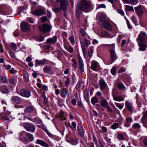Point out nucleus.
<instances>
[{"label": "nucleus", "instance_id": "nucleus-1", "mask_svg": "<svg viewBox=\"0 0 147 147\" xmlns=\"http://www.w3.org/2000/svg\"><path fill=\"white\" fill-rule=\"evenodd\" d=\"M80 3V5L78 4L76 8V16L78 18L80 17L81 11L86 12L90 10L91 7V3L86 0H81Z\"/></svg>", "mask_w": 147, "mask_h": 147}, {"label": "nucleus", "instance_id": "nucleus-2", "mask_svg": "<svg viewBox=\"0 0 147 147\" xmlns=\"http://www.w3.org/2000/svg\"><path fill=\"white\" fill-rule=\"evenodd\" d=\"M31 13L34 15L38 16L46 14L45 9L40 8L31 12Z\"/></svg>", "mask_w": 147, "mask_h": 147}, {"label": "nucleus", "instance_id": "nucleus-3", "mask_svg": "<svg viewBox=\"0 0 147 147\" xmlns=\"http://www.w3.org/2000/svg\"><path fill=\"white\" fill-rule=\"evenodd\" d=\"M144 7L141 5L134 7V9L138 16L141 17L144 13Z\"/></svg>", "mask_w": 147, "mask_h": 147}, {"label": "nucleus", "instance_id": "nucleus-4", "mask_svg": "<svg viewBox=\"0 0 147 147\" xmlns=\"http://www.w3.org/2000/svg\"><path fill=\"white\" fill-rule=\"evenodd\" d=\"M51 27L47 24H43L41 26L39 27V29L42 33L47 32L51 30Z\"/></svg>", "mask_w": 147, "mask_h": 147}, {"label": "nucleus", "instance_id": "nucleus-5", "mask_svg": "<svg viewBox=\"0 0 147 147\" xmlns=\"http://www.w3.org/2000/svg\"><path fill=\"white\" fill-rule=\"evenodd\" d=\"M147 37L146 33L143 31H141L136 40L138 42H145V39Z\"/></svg>", "mask_w": 147, "mask_h": 147}, {"label": "nucleus", "instance_id": "nucleus-6", "mask_svg": "<svg viewBox=\"0 0 147 147\" xmlns=\"http://www.w3.org/2000/svg\"><path fill=\"white\" fill-rule=\"evenodd\" d=\"M77 55L78 59L79 68L81 71L84 72V65L83 61L79 53H78Z\"/></svg>", "mask_w": 147, "mask_h": 147}, {"label": "nucleus", "instance_id": "nucleus-7", "mask_svg": "<svg viewBox=\"0 0 147 147\" xmlns=\"http://www.w3.org/2000/svg\"><path fill=\"white\" fill-rule=\"evenodd\" d=\"M111 57V62L113 63L117 58V57L115 52L113 49H110V50Z\"/></svg>", "mask_w": 147, "mask_h": 147}, {"label": "nucleus", "instance_id": "nucleus-8", "mask_svg": "<svg viewBox=\"0 0 147 147\" xmlns=\"http://www.w3.org/2000/svg\"><path fill=\"white\" fill-rule=\"evenodd\" d=\"M77 129L80 136L81 137H84V130L82 125L78 124L77 127Z\"/></svg>", "mask_w": 147, "mask_h": 147}, {"label": "nucleus", "instance_id": "nucleus-9", "mask_svg": "<svg viewBox=\"0 0 147 147\" xmlns=\"http://www.w3.org/2000/svg\"><path fill=\"white\" fill-rule=\"evenodd\" d=\"M100 88L101 90H105L107 86V85L103 78H101L99 82Z\"/></svg>", "mask_w": 147, "mask_h": 147}, {"label": "nucleus", "instance_id": "nucleus-10", "mask_svg": "<svg viewBox=\"0 0 147 147\" xmlns=\"http://www.w3.org/2000/svg\"><path fill=\"white\" fill-rule=\"evenodd\" d=\"M24 128L27 131L34 132L35 131L36 127L33 124H29L25 125Z\"/></svg>", "mask_w": 147, "mask_h": 147}, {"label": "nucleus", "instance_id": "nucleus-11", "mask_svg": "<svg viewBox=\"0 0 147 147\" xmlns=\"http://www.w3.org/2000/svg\"><path fill=\"white\" fill-rule=\"evenodd\" d=\"M20 27L22 30L24 31H27L30 28L29 25L27 22H24L21 24Z\"/></svg>", "mask_w": 147, "mask_h": 147}, {"label": "nucleus", "instance_id": "nucleus-12", "mask_svg": "<svg viewBox=\"0 0 147 147\" xmlns=\"http://www.w3.org/2000/svg\"><path fill=\"white\" fill-rule=\"evenodd\" d=\"M20 93L22 96L26 98L29 97L31 95L30 92L24 89L21 90Z\"/></svg>", "mask_w": 147, "mask_h": 147}, {"label": "nucleus", "instance_id": "nucleus-13", "mask_svg": "<svg viewBox=\"0 0 147 147\" xmlns=\"http://www.w3.org/2000/svg\"><path fill=\"white\" fill-rule=\"evenodd\" d=\"M20 139L21 141L25 142H28V140L26 137V132L25 131H22L20 133Z\"/></svg>", "mask_w": 147, "mask_h": 147}, {"label": "nucleus", "instance_id": "nucleus-14", "mask_svg": "<svg viewBox=\"0 0 147 147\" xmlns=\"http://www.w3.org/2000/svg\"><path fill=\"white\" fill-rule=\"evenodd\" d=\"M100 103L102 107H105L108 105L109 103L106 98L104 97L100 98Z\"/></svg>", "mask_w": 147, "mask_h": 147}, {"label": "nucleus", "instance_id": "nucleus-15", "mask_svg": "<svg viewBox=\"0 0 147 147\" xmlns=\"http://www.w3.org/2000/svg\"><path fill=\"white\" fill-rule=\"evenodd\" d=\"M125 105L128 111L131 112H132L134 107L131 102H130L126 100L125 103Z\"/></svg>", "mask_w": 147, "mask_h": 147}, {"label": "nucleus", "instance_id": "nucleus-16", "mask_svg": "<svg viewBox=\"0 0 147 147\" xmlns=\"http://www.w3.org/2000/svg\"><path fill=\"white\" fill-rule=\"evenodd\" d=\"M43 71L44 73L52 75L53 73V71L51 67L45 66L43 67Z\"/></svg>", "mask_w": 147, "mask_h": 147}, {"label": "nucleus", "instance_id": "nucleus-17", "mask_svg": "<svg viewBox=\"0 0 147 147\" xmlns=\"http://www.w3.org/2000/svg\"><path fill=\"white\" fill-rule=\"evenodd\" d=\"M103 25L104 28L109 31L111 30L112 26L109 22L107 21L105 22Z\"/></svg>", "mask_w": 147, "mask_h": 147}, {"label": "nucleus", "instance_id": "nucleus-18", "mask_svg": "<svg viewBox=\"0 0 147 147\" xmlns=\"http://www.w3.org/2000/svg\"><path fill=\"white\" fill-rule=\"evenodd\" d=\"M91 69L94 70L96 71L98 66V63L95 61H93L91 62Z\"/></svg>", "mask_w": 147, "mask_h": 147}, {"label": "nucleus", "instance_id": "nucleus-19", "mask_svg": "<svg viewBox=\"0 0 147 147\" xmlns=\"http://www.w3.org/2000/svg\"><path fill=\"white\" fill-rule=\"evenodd\" d=\"M140 47L139 49L140 51H144L146 50V45L144 42H138Z\"/></svg>", "mask_w": 147, "mask_h": 147}, {"label": "nucleus", "instance_id": "nucleus-20", "mask_svg": "<svg viewBox=\"0 0 147 147\" xmlns=\"http://www.w3.org/2000/svg\"><path fill=\"white\" fill-rule=\"evenodd\" d=\"M35 143L40 144L45 147H49V145L47 143L40 140H37Z\"/></svg>", "mask_w": 147, "mask_h": 147}, {"label": "nucleus", "instance_id": "nucleus-21", "mask_svg": "<svg viewBox=\"0 0 147 147\" xmlns=\"http://www.w3.org/2000/svg\"><path fill=\"white\" fill-rule=\"evenodd\" d=\"M35 143L40 144L45 147H49V145L47 143L40 140H37Z\"/></svg>", "mask_w": 147, "mask_h": 147}, {"label": "nucleus", "instance_id": "nucleus-22", "mask_svg": "<svg viewBox=\"0 0 147 147\" xmlns=\"http://www.w3.org/2000/svg\"><path fill=\"white\" fill-rule=\"evenodd\" d=\"M57 37L56 36H54L52 38H50L47 40V42L48 43H55L57 41Z\"/></svg>", "mask_w": 147, "mask_h": 147}, {"label": "nucleus", "instance_id": "nucleus-23", "mask_svg": "<svg viewBox=\"0 0 147 147\" xmlns=\"http://www.w3.org/2000/svg\"><path fill=\"white\" fill-rule=\"evenodd\" d=\"M81 46L82 49V50L84 56L85 58L87 55V51L85 46L84 45V43L82 41H80Z\"/></svg>", "mask_w": 147, "mask_h": 147}, {"label": "nucleus", "instance_id": "nucleus-24", "mask_svg": "<svg viewBox=\"0 0 147 147\" xmlns=\"http://www.w3.org/2000/svg\"><path fill=\"white\" fill-rule=\"evenodd\" d=\"M84 96L86 101L88 103H89L90 102L89 96V93L87 90L84 91Z\"/></svg>", "mask_w": 147, "mask_h": 147}, {"label": "nucleus", "instance_id": "nucleus-25", "mask_svg": "<svg viewBox=\"0 0 147 147\" xmlns=\"http://www.w3.org/2000/svg\"><path fill=\"white\" fill-rule=\"evenodd\" d=\"M99 101V100L98 97L94 96L91 98V102L92 105H94L98 103Z\"/></svg>", "mask_w": 147, "mask_h": 147}, {"label": "nucleus", "instance_id": "nucleus-26", "mask_svg": "<svg viewBox=\"0 0 147 147\" xmlns=\"http://www.w3.org/2000/svg\"><path fill=\"white\" fill-rule=\"evenodd\" d=\"M11 101L16 104H18L20 102V98L18 96H14L11 99Z\"/></svg>", "mask_w": 147, "mask_h": 147}, {"label": "nucleus", "instance_id": "nucleus-27", "mask_svg": "<svg viewBox=\"0 0 147 147\" xmlns=\"http://www.w3.org/2000/svg\"><path fill=\"white\" fill-rule=\"evenodd\" d=\"M124 3L128 4H136L138 3V0H122Z\"/></svg>", "mask_w": 147, "mask_h": 147}, {"label": "nucleus", "instance_id": "nucleus-28", "mask_svg": "<svg viewBox=\"0 0 147 147\" xmlns=\"http://www.w3.org/2000/svg\"><path fill=\"white\" fill-rule=\"evenodd\" d=\"M46 60L45 59L42 60L36 59L35 61L36 63L38 65H43L46 63Z\"/></svg>", "mask_w": 147, "mask_h": 147}, {"label": "nucleus", "instance_id": "nucleus-29", "mask_svg": "<svg viewBox=\"0 0 147 147\" xmlns=\"http://www.w3.org/2000/svg\"><path fill=\"white\" fill-rule=\"evenodd\" d=\"M68 91L65 88H63L61 91V96L63 97H65V96L68 93Z\"/></svg>", "mask_w": 147, "mask_h": 147}, {"label": "nucleus", "instance_id": "nucleus-30", "mask_svg": "<svg viewBox=\"0 0 147 147\" xmlns=\"http://www.w3.org/2000/svg\"><path fill=\"white\" fill-rule=\"evenodd\" d=\"M69 143L73 145H76L78 143V139L77 138H71L70 139Z\"/></svg>", "mask_w": 147, "mask_h": 147}, {"label": "nucleus", "instance_id": "nucleus-31", "mask_svg": "<svg viewBox=\"0 0 147 147\" xmlns=\"http://www.w3.org/2000/svg\"><path fill=\"white\" fill-rule=\"evenodd\" d=\"M84 45L86 47H88L90 44V41L89 40L86 38H84Z\"/></svg>", "mask_w": 147, "mask_h": 147}, {"label": "nucleus", "instance_id": "nucleus-32", "mask_svg": "<svg viewBox=\"0 0 147 147\" xmlns=\"http://www.w3.org/2000/svg\"><path fill=\"white\" fill-rule=\"evenodd\" d=\"M131 19L133 23L136 26L138 25L137 19L134 15L132 16L131 17Z\"/></svg>", "mask_w": 147, "mask_h": 147}, {"label": "nucleus", "instance_id": "nucleus-33", "mask_svg": "<svg viewBox=\"0 0 147 147\" xmlns=\"http://www.w3.org/2000/svg\"><path fill=\"white\" fill-rule=\"evenodd\" d=\"M116 137L117 138L120 140L123 141L125 140L124 136L122 134L117 133V134Z\"/></svg>", "mask_w": 147, "mask_h": 147}, {"label": "nucleus", "instance_id": "nucleus-34", "mask_svg": "<svg viewBox=\"0 0 147 147\" xmlns=\"http://www.w3.org/2000/svg\"><path fill=\"white\" fill-rule=\"evenodd\" d=\"M145 118H144L142 117L141 119V122H142L143 124V126L147 128V120Z\"/></svg>", "mask_w": 147, "mask_h": 147}, {"label": "nucleus", "instance_id": "nucleus-35", "mask_svg": "<svg viewBox=\"0 0 147 147\" xmlns=\"http://www.w3.org/2000/svg\"><path fill=\"white\" fill-rule=\"evenodd\" d=\"M125 10L134 11V9L133 6L128 5H125Z\"/></svg>", "mask_w": 147, "mask_h": 147}, {"label": "nucleus", "instance_id": "nucleus-36", "mask_svg": "<svg viewBox=\"0 0 147 147\" xmlns=\"http://www.w3.org/2000/svg\"><path fill=\"white\" fill-rule=\"evenodd\" d=\"M43 129L45 132L48 135L49 137L53 138L55 136L53 134L51 133L46 128L43 127Z\"/></svg>", "mask_w": 147, "mask_h": 147}, {"label": "nucleus", "instance_id": "nucleus-37", "mask_svg": "<svg viewBox=\"0 0 147 147\" xmlns=\"http://www.w3.org/2000/svg\"><path fill=\"white\" fill-rule=\"evenodd\" d=\"M43 129L45 132L48 135L49 137L53 138L55 136L53 134L51 133L46 128L43 127Z\"/></svg>", "mask_w": 147, "mask_h": 147}, {"label": "nucleus", "instance_id": "nucleus-38", "mask_svg": "<svg viewBox=\"0 0 147 147\" xmlns=\"http://www.w3.org/2000/svg\"><path fill=\"white\" fill-rule=\"evenodd\" d=\"M43 129L45 132L48 135L49 137L53 138L55 136L53 134L51 133L46 128L43 127Z\"/></svg>", "mask_w": 147, "mask_h": 147}, {"label": "nucleus", "instance_id": "nucleus-39", "mask_svg": "<svg viewBox=\"0 0 147 147\" xmlns=\"http://www.w3.org/2000/svg\"><path fill=\"white\" fill-rule=\"evenodd\" d=\"M123 120V118L121 117H119L116 120H115V121L117 122L118 124L119 125V126L121 125Z\"/></svg>", "mask_w": 147, "mask_h": 147}, {"label": "nucleus", "instance_id": "nucleus-40", "mask_svg": "<svg viewBox=\"0 0 147 147\" xmlns=\"http://www.w3.org/2000/svg\"><path fill=\"white\" fill-rule=\"evenodd\" d=\"M71 61L72 67L75 69H76L77 68V62L76 60L75 59H73L71 60Z\"/></svg>", "mask_w": 147, "mask_h": 147}, {"label": "nucleus", "instance_id": "nucleus-41", "mask_svg": "<svg viewBox=\"0 0 147 147\" xmlns=\"http://www.w3.org/2000/svg\"><path fill=\"white\" fill-rule=\"evenodd\" d=\"M25 9V7L24 6H20L18 7L17 12L18 15H20L21 13L24 12V10Z\"/></svg>", "mask_w": 147, "mask_h": 147}, {"label": "nucleus", "instance_id": "nucleus-42", "mask_svg": "<svg viewBox=\"0 0 147 147\" xmlns=\"http://www.w3.org/2000/svg\"><path fill=\"white\" fill-rule=\"evenodd\" d=\"M113 100L116 101H123L124 100V98H123L121 96H115L113 97Z\"/></svg>", "mask_w": 147, "mask_h": 147}, {"label": "nucleus", "instance_id": "nucleus-43", "mask_svg": "<svg viewBox=\"0 0 147 147\" xmlns=\"http://www.w3.org/2000/svg\"><path fill=\"white\" fill-rule=\"evenodd\" d=\"M16 85V83L13 79L11 78L10 80V87H14Z\"/></svg>", "mask_w": 147, "mask_h": 147}, {"label": "nucleus", "instance_id": "nucleus-44", "mask_svg": "<svg viewBox=\"0 0 147 147\" xmlns=\"http://www.w3.org/2000/svg\"><path fill=\"white\" fill-rule=\"evenodd\" d=\"M26 136L29 138L30 141H32L34 140V138L32 134L26 133Z\"/></svg>", "mask_w": 147, "mask_h": 147}, {"label": "nucleus", "instance_id": "nucleus-45", "mask_svg": "<svg viewBox=\"0 0 147 147\" xmlns=\"http://www.w3.org/2000/svg\"><path fill=\"white\" fill-rule=\"evenodd\" d=\"M140 125L139 123H136L132 126V128L134 129H140Z\"/></svg>", "mask_w": 147, "mask_h": 147}, {"label": "nucleus", "instance_id": "nucleus-46", "mask_svg": "<svg viewBox=\"0 0 147 147\" xmlns=\"http://www.w3.org/2000/svg\"><path fill=\"white\" fill-rule=\"evenodd\" d=\"M26 109V111L28 113H31L33 111L34 109L33 107L32 106H28L27 107Z\"/></svg>", "mask_w": 147, "mask_h": 147}, {"label": "nucleus", "instance_id": "nucleus-47", "mask_svg": "<svg viewBox=\"0 0 147 147\" xmlns=\"http://www.w3.org/2000/svg\"><path fill=\"white\" fill-rule=\"evenodd\" d=\"M117 86L118 88L120 90L124 89L125 88V86L122 83H118L117 84Z\"/></svg>", "mask_w": 147, "mask_h": 147}, {"label": "nucleus", "instance_id": "nucleus-48", "mask_svg": "<svg viewBox=\"0 0 147 147\" xmlns=\"http://www.w3.org/2000/svg\"><path fill=\"white\" fill-rule=\"evenodd\" d=\"M111 72L113 75L114 76L116 75V67L115 66H113L111 70Z\"/></svg>", "mask_w": 147, "mask_h": 147}, {"label": "nucleus", "instance_id": "nucleus-49", "mask_svg": "<svg viewBox=\"0 0 147 147\" xmlns=\"http://www.w3.org/2000/svg\"><path fill=\"white\" fill-rule=\"evenodd\" d=\"M61 7H56L53 8V10L56 13H57L60 12L61 11Z\"/></svg>", "mask_w": 147, "mask_h": 147}, {"label": "nucleus", "instance_id": "nucleus-50", "mask_svg": "<svg viewBox=\"0 0 147 147\" xmlns=\"http://www.w3.org/2000/svg\"><path fill=\"white\" fill-rule=\"evenodd\" d=\"M119 124L117 123H113L111 126V128L113 129H116L118 127Z\"/></svg>", "mask_w": 147, "mask_h": 147}, {"label": "nucleus", "instance_id": "nucleus-51", "mask_svg": "<svg viewBox=\"0 0 147 147\" xmlns=\"http://www.w3.org/2000/svg\"><path fill=\"white\" fill-rule=\"evenodd\" d=\"M76 122L73 121L71 123V125H69V127L72 129L73 130L74 129H75L76 128Z\"/></svg>", "mask_w": 147, "mask_h": 147}, {"label": "nucleus", "instance_id": "nucleus-52", "mask_svg": "<svg viewBox=\"0 0 147 147\" xmlns=\"http://www.w3.org/2000/svg\"><path fill=\"white\" fill-rule=\"evenodd\" d=\"M80 32L83 36H85L87 35H88L87 33L83 28H81L80 29Z\"/></svg>", "mask_w": 147, "mask_h": 147}, {"label": "nucleus", "instance_id": "nucleus-53", "mask_svg": "<svg viewBox=\"0 0 147 147\" xmlns=\"http://www.w3.org/2000/svg\"><path fill=\"white\" fill-rule=\"evenodd\" d=\"M58 53L57 58L59 60H61V57L63 54L61 51L59 50L57 51Z\"/></svg>", "mask_w": 147, "mask_h": 147}, {"label": "nucleus", "instance_id": "nucleus-54", "mask_svg": "<svg viewBox=\"0 0 147 147\" xmlns=\"http://www.w3.org/2000/svg\"><path fill=\"white\" fill-rule=\"evenodd\" d=\"M64 112L63 110H61L60 111L59 113V116L63 118V119H61V120H66V119L64 117Z\"/></svg>", "mask_w": 147, "mask_h": 147}, {"label": "nucleus", "instance_id": "nucleus-55", "mask_svg": "<svg viewBox=\"0 0 147 147\" xmlns=\"http://www.w3.org/2000/svg\"><path fill=\"white\" fill-rule=\"evenodd\" d=\"M67 50L70 53H72L73 52L74 49L73 47L70 46L67 47Z\"/></svg>", "mask_w": 147, "mask_h": 147}, {"label": "nucleus", "instance_id": "nucleus-56", "mask_svg": "<svg viewBox=\"0 0 147 147\" xmlns=\"http://www.w3.org/2000/svg\"><path fill=\"white\" fill-rule=\"evenodd\" d=\"M105 19V16L103 14H101L99 17V20L100 21L103 22Z\"/></svg>", "mask_w": 147, "mask_h": 147}, {"label": "nucleus", "instance_id": "nucleus-57", "mask_svg": "<svg viewBox=\"0 0 147 147\" xmlns=\"http://www.w3.org/2000/svg\"><path fill=\"white\" fill-rule=\"evenodd\" d=\"M11 47L13 50H16L17 49V46L15 43H13L11 44Z\"/></svg>", "mask_w": 147, "mask_h": 147}, {"label": "nucleus", "instance_id": "nucleus-58", "mask_svg": "<svg viewBox=\"0 0 147 147\" xmlns=\"http://www.w3.org/2000/svg\"><path fill=\"white\" fill-rule=\"evenodd\" d=\"M89 51L88 52V55L90 57H92L93 52V49L92 47H90L89 48Z\"/></svg>", "mask_w": 147, "mask_h": 147}, {"label": "nucleus", "instance_id": "nucleus-59", "mask_svg": "<svg viewBox=\"0 0 147 147\" xmlns=\"http://www.w3.org/2000/svg\"><path fill=\"white\" fill-rule=\"evenodd\" d=\"M0 81L3 83H6L7 82L5 78L3 76H0Z\"/></svg>", "mask_w": 147, "mask_h": 147}, {"label": "nucleus", "instance_id": "nucleus-60", "mask_svg": "<svg viewBox=\"0 0 147 147\" xmlns=\"http://www.w3.org/2000/svg\"><path fill=\"white\" fill-rule=\"evenodd\" d=\"M63 101L61 99H59L58 101L57 104L61 107H63V104L62 103Z\"/></svg>", "mask_w": 147, "mask_h": 147}, {"label": "nucleus", "instance_id": "nucleus-61", "mask_svg": "<svg viewBox=\"0 0 147 147\" xmlns=\"http://www.w3.org/2000/svg\"><path fill=\"white\" fill-rule=\"evenodd\" d=\"M115 104L116 106L119 109H121L123 108V106L122 104L117 102H115Z\"/></svg>", "mask_w": 147, "mask_h": 147}, {"label": "nucleus", "instance_id": "nucleus-62", "mask_svg": "<svg viewBox=\"0 0 147 147\" xmlns=\"http://www.w3.org/2000/svg\"><path fill=\"white\" fill-rule=\"evenodd\" d=\"M117 12L122 16L124 15V13L123 11L120 9H118L117 10Z\"/></svg>", "mask_w": 147, "mask_h": 147}, {"label": "nucleus", "instance_id": "nucleus-63", "mask_svg": "<svg viewBox=\"0 0 147 147\" xmlns=\"http://www.w3.org/2000/svg\"><path fill=\"white\" fill-rule=\"evenodd\" d=\"M69 40L71 43L72 44H74L75 43V40L74 37L73 36H71L69 38Z\"/></svg>", "mask_w": 147, "mask_h": 147}, {"label": "nucleus", "instance_id": "nucleus-64", "mask_svg": "<svg viewBox=\"0 0 147 147\" xmlns=\"http://www.w3.org/2000/svg\"><path fill=\"white\" fill-rule=\"evenodd\" d=\"M98 96L99 98V99H100V98H102V97H103L102 96V94L101 92L100 91H98L95 94V96Z\"/></svg>", "mask_w": 147, "mask_h": 147}]
</instances>
